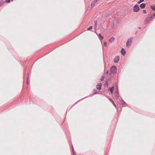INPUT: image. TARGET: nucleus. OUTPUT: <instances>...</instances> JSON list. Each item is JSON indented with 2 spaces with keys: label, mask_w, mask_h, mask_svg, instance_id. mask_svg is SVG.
Returning a JSON list of instances; mask_svg holds the SVG:
<instances>
[{
  "label": "nucleus",
  "mask_w": 155,
  "mask_h": 155,
  "mask_svg": "<svg viewBox=\"0 0 155 155\" xmlns=\"http://www.w3.org/2000/svg\"><path fill=\"white\" fill-rule=\"evenodd\" d=\"M153 18V16L151 15H150L146 18L144 21V24H147Z\"/></svg>",
  "instance_id": "1"
},
{
  "label": "nucleus",
  "mask_w": 155,
  "mask_h": 155,
  "mask_svg": "<svg viewBox=\"0 0 155 155\" xmlns=\"http://www.w3.org/2000/svg\"><path fill=\"white\" fill-rule=\"evenodd\" d=\"M117 67L115 65L112 66L110 68V73H112L114 74L117 72Z\"/></svg>",
  "instance_id": "2"
},
{
  "label": "nucleus",
  "mask_w": 155,
  "mask_h": 155,
  "mask_svg": "<svg viewBox=\"0 0 155 155\" xmlns=\"http://www.w3.org/2000/svg\"><path fill=\"white\" fill-rule=\"evenodd\" d=\"M114 74L110 72L108 75H107L106 79L107 81H111L112 80V78L114 77Z\"/></svg>",
  "instance_id": "3"
},
{
  "label": "nucleus",
  "mask_w": 155,
  "mask_h": 155,
  "mask_svg": "<svg viewBox=\"0 0 155 155\" xmlns=\"http://www.w3.org/2000/svg\"><path fill=\"white\" fill-rule=\"evenodd\" d=\"M133 38L132 37L128 39L126 43V45L127 47L129 48L131 45V44L132 42Z\"/></svg>",
  "instance_id": "4"
},
{
  "label": "nucleus",
  "mask_w": 155,
  "mask_h": 155,
  "mask_svg": "<svg viewBox=\"0 0 155 155\" xmlns=\"http://www.w3.org/2000/svg\"><path fill=\"white\" fill-rule=\"evenodd\" d=\"M140 8L137 5H136L133 8V11L135 12H137L139 11Z\"/></svg>",
  "instance_id": "5"
},
{
  "label": "nucleus",
  "mask_w": 155,
  "mask_h": 155,
  "mask_svg": "<svg viewBox=\"0 0 155 155\" xmlns=\"http://www.w3.org/2000/svg\"><path fill=\"white\" fill-rule=\"evenodd\" d=\"M119 57L118 56H115L114 59V62L115 63H117L119 61Z\"/></svg>",
  "instance_id": "6"
},
{
  "label": "nucleus",
  "mask_w": 155,
  "mask_h": 155,
  "mask_svg": "<svg viewBox=\"0 0 155 155\" xmlns=\"http://www.w3.org/2000/svg\"><path fill=\"white\" fill-rule=\"evenodd\" d=\"M102 84L98 83L96 85V88L97 90H100L101 88Z\"/></svg>",
  "instance_id": "7"
},
{
  "label": "nucleus",
  "mask_w": 155,
  "mask_h": 155,
  "mask_svg": "<svg viewBox=\"0 0 155 155\" xmlns=\"http://www.w3.org/2000/svg\"><path fill=\"white\" fill-rule=\"evenodd\" d=\"M120 52L122 55L123 56L126 53V51L124 48L121 49Z\"/></svg>",
  "instance_id": "8"
},
{
  "label": "nucleus",
  "mask_w": 155,
  "mask_h": 155,
  "mask_svg": "<svg viewBox=\"0 0 155 155\" xmlns=\"http://www.w3.org/2000/svg\"><path fill=\"white\" fill-rule=\"evenodd\" d=\"M121 104L122 107H124L127 106V104L124 101H123V102H121Z\"/></svg>",
  "instance_id": "9"
},
{
  "label": "nucleus",
  "mask_w": 155,
  "mask_h": 155,
  "mask_svg": "<svg viewBox=\"0 0 155 155\" xmlns=\"http://www.w3.org/2000/svg\"><path fill=\"white\" fill-rule=\"evenodd\" d=\"M146 4L145 3H142L140 5V8L142 9L146 7Z\"/></svg>",
  "instance_id": "10"
},
{
  "label": "nucleus",
  "mask_w": 155,
  "mask_h": 155,
  "mask_svg": "<svg viewBox=\"0 0 155 155\" xmlns=\"http://www.w3.org/2000/svg\"><path fill=\"white\" fill-rule=\"evenodd\" d=\"M116 94L117 95V98H118L119 96V91H118V87L117 86V91H116Z\"/></svg>",
  "instance_id": "11"
},
{
  "label": "nucleus",
  "mask_w": 155,
  "mask_h": 155,
  "mask_svg": "<svg viewBox=\"0 0 155 155\" xmlns=\"http://www.w3.org/2000/svg\"><path fill=\"white\" fill-rule=\"evenodd\" d=\"M114 88V86H113L110 88H109V90L110 91L111 93H112L113 92V90Z\"/></svg>",
  "instance_id": "12"
},
{
  "label": "nucleus",
  "mask_w": 155,
  "mask_h": 155,
  "mask_svg": "<svg viewBox=\"0 0 155 155\" xmlns=\"http://www.w3.org/2000/svg\"><path fill=\"white\" fill-rule=\"evenodd\" d=\"M114 40L115 38L114 37H113L110 39L109 40V41L111 43L114 41Z\"/></svg>",
  "instance_id": "13"
},
{
  "label": "nucleus",
  "mask_w": 155,
  "mask_h": 155,
  "mask_svg": "<svg viewBox=\"0 0 155 155\" xmlns=\"http://www.w3.org/2000/svg\"><path fill=\"white\" fill-rule=\"evenodd\" d=\"M98 37H99V38L101 40H102L103 39V38H104L103 36H102L101 35V34H100V33L99 34Z\"/></svg>",
  "instance_id": "14"
},
{
  "label": "nucleus",
  "mask_w": 155,
  "mask_h": 155,
  "mask_svg": "<svg viewBox=\"0 0 155 155\" xmlns=\"http://www.w3.org/2000/svg\"><path fill=\"white\" fill-rule=\"evenodd\" d=\"M97 2V0H96L92 2L91 3V5H92V6L94 5L95 4L96 2Z\"/></svg>",
  "instance_id": "15"
},
{
  "label": "nucleus",
  "mask_w": 155,
  "mask_h": 155,
  "mask_svg": "<svg viewBox=\"0 0 155 155\" xmlns=\"http://www.w3.org/2000/svg\"><path fill=\"white\" fill-rule=\"evenodd\" d=\"M5 2L3 1L2 0V1L0 2V7L2 6L4 4Z\"/></svg>",
  "instance_id": "16"
},
{
  "label": "nucleus",
  "mask_w": 155,
  "mask_h": 155,
  "mask_svg": "<svg viewBox=\"0 0 155 155\" xmlns=\"http://www.w3.org/2000/svg\"><path fill=\"white\" fill-rule=\"evenodd\" d=\"M150 8L153 10L155 11V5H154L153 6H150Z\"/></svg>",
  "instance_id": "17"
},
{
  "label": "nucleus",
  "mask_w": 155,
  "mask_h": 155,
  "mask_svg": "<svg viewBox=\"0 0 155 155\" xmlns=\"http://www.w3.org/2000/svg\"><path fill=\"white\" fill-rule=\"evenodd\" d=\"M94 22L95 24V27L96 28L97 27V20H95L94 21Z\"/></svg>",
  "instance_id": "18"
},
{
  "label": "nucleus",
  "mask_w": 155,
  "mask_h": 155,
  "mask_svg": "<svg viewBox=\"0 0 155 155\" xmlns=\"http://www.w3.org/2000/svg\"><path fill=\"white\" fill-rule=\"evenodd\" d=\"M11 1H13V0H6L5 2L6 3H9Z\"/></svg>",
  "instance_id": "19"
},
{
  "label": "nucleus",
  "mask_w": 155,
  "mask_h": 155,
  "mask_svg": "<svg viewBox=\"0 0 155 155\" xmlns=\"http://www.w3.org/2000/svg\"><path fill=\"white\" fill-rule=\"evenodd\" d=\"M94 93L93 94H97L98 92V91L96 89H94Z\"/></svg>",
  "instance_id": "20"
},
{
  "label": "nucleus",
  "mask_w": 155,
  "mask_h": 155,
  "mask_svg": "<svg viewBox=\"0 0 155 155\" xmlns=\"http://www.w3.org/2000/svg\"><path fill=\"white\" fill-rule=\"evenodd\" d=\"M93 27L92 26H90L89 28L87 29V30L90 31L92 28Z\"/></svg>",
  "instance_id": "21"
},
{
  "label": "nucleus",
  "mask_w": 155,
  "mask_h": 155,
  "mask_svg": "<svg viewBox=\"0 0 155 155\" xmlns=\"http://www.w3.org/2000/svg\"><path fill=\"white\" fill-rule=\"evenodd\" d=\"M72 151H73V155H75V152L74 151V148H73V146L72 147Z\"/></svg>",
  "instance_id": "22"
},
{
  "label": "nucleus",
  "mask_w": 155,
  "mask_h": 155,
  "mask_svg": "<svg viewBox=\"0 0 155 155\" xmlns=\"http://www.w3.org/2000/svg\"><path fill=\"white\" fill-rule=\"evenodd\" d=\"M88 96H87L86 97H84L83 98H82V99H81V100H79L78 101L76 102V103H75V104H74V105H75V104H76L78 102H79V101H81V100H83V99H84V98H86Z\"/></svg>",
  "instance_id": "23"
},
{
  "label": "nucleus",
  "mask_w": 155,
  "mask_h": 155,
  "mask_svg": "<svg viewBox=\"0 0 155 155\" xmlns=\"http://www.w3.org/2000/svg\"><path fill=\"white\" fill-rule=\"evenodd\" d=\"M104 78V76H102V77L100 79L101 81H103Z\"/></svg>",
  "instance_id": "24"
},
{
  "label": "nucleus",
  "mask_w": 155,
  "mask_h": 155,
  "mask_svg": "<svg viewBox=\"0 0 155 155\" xmlns=\"http://www.w3.org/2000/svg\"><path fill=\"white\" fill-rule=\"evenodd\" d=\"M107 43L106 42H104V45H105V46L106 47H107Z\"/></svg>",
  "instance_id": "25"
},
{
  "label": "nucleus",
  "mask_w": 155,
  "mask_h": 155,
  "mask_svg": "<svg viewBox=\"0 0 155 155\" xmlns=\"http://www.w3.org/2000/svg\"><path fill=\"white\" fill-rule=\"evenodd\" d=\"M109 100L110 101V102H111L112 103H114V101H113L110 98H109Z\"/></svg>",
  "instance_id": "26"
},
{
  "label": "nucleus",
  "mask_w": 155,
  "mask_h": 155,
  "mask_svg": "<svg viewBox=\"0 0 155 155\" xmlns=\"http://www.w3.org/2000/svg\"><path fill=\"white\" fill-rule=\"evenodd\" d=\"M92 5H91V4L90 5H89L88 7V8L89 9H90L92 7Z\"/></svg>",
  "instance_id": "27"
},
{
  "label": "nucleus",
  "mask_w": 155,
  "mask_h": 155,
  "mask_svg": "<svg viewBox=\"0 0 155 155\" xmlns=\"http://www.w3.org/2000/svg\"><path fill=\"white\" fill-rule=\"evenodd\" d=\"M108 81H107H107L105 82V84L107 85V86H108Z\"/></svg>",
  "instance_id": "28"
},
{
  "label": "nucleus",
  "mask_w": 155,
  "mask_h": 155,
  "mask_svg": "<svg viewBox=\"0 0 155 155\" xmlns=\"http://www.w3.org/2000/svg\"><path fill=\"white\" fill-rule=\"evenodd\" d=\"M106 74L107 75H108L109 74V71L107 70V71L106 72Z\"/></svg>",
  "instance_id": "29"
},
{
  "label": "nucleus",
  "mask_w": 155,
  "mask_h": 155,
  "mask_svg": "<svg viewBox=\"0 0 155 155\" xmlns=\"http://www.w3.org/2000/svg\"><path fill=\"white\" fill-rule=\"evenodd\" d=\"M143 12L144 13H147V12L145 10H143Z\"/></svg>",
  "instance_id": "30"
},
{
  "label": "nucleus",
  "mask_w": 155,
  "mask_h": 155,
  "mask_svg": "<svg viewBox=\"0 0 155 155\" xmlns=\"http://www.w3.org/2000/svg\"><path fill=\"white\" fill-rule=\"evenodd\" d=\"M141 3V2L140 0L137 2L138 4H140Z\"/></svg>",
  "instance_id": "31"
},
{
  "label": "nucleus",
  "mask_w": 155,
  "mask_h": 155,
  "mask_svg": "<svg viewBox=\"0 0 155 155\" xmlns=\"http://www.w3.org/2000/svg\"><path fill=\"white\" fill-rule=\"evenodd\" d=\"M113 104L114 106L115 107H116V105L115 104L114 102V103H112Z\"/></svg>",
  "instance_id": "32"
},
{
  "label": "nucleus",
  "mask_w": 155,
  "mask_h": 155,
  "mask_svg": "<svg viewBox=\"0 0 155 155\" xmlns=\"http://www.w3.org/2000/svg\"><path fill=\"white\" fill-rule=\"evenodd\" d=\"M123 101H124V100H123L122 99H121V100L120 101L121 103V102H123Z\"/></svg>",
  "instance_id": "33"
},
{
  "label": "nucleus",
  "mask_w": 155,
  "mask_h": 155,
  "mask_svg": "<svg viewBox=\"0 0 155 155\" xmlns=\"http://www.w3.org/2000/svg\"><path fill=\"white\" fill-rule=\"evenodd\" d=\"M140 1L141 2H143L144 0H140Z\"/></svg>",
  "instance_id": "34"
},
{
  "label": "nucleus",
  "mask_w": 155,
  "mask_h": 155,
  "mask_svg": "<svg viewBox=\"0 0 155 155\" xmlns=\"http://www.w3.org/2000/svg\"><path fill=\"white\" fill-rule=\"evenodd\" d=\"M28 77L27 78V84H28Z\"/></svg>",
  "instance_id": "35"
},
{
  "label": "nucleus",
  "mask_w": 155,
  "mask_h": 155,
  "mask_svg": "<svg viewBox=\"0 0 155 155\" xmlns=\"http://www.w3.org/2000/svg\"><path fill=\"white\" fill-rule=\"evenodd\" d=\"M153 17L155 16V13L153 14Z\"/></svg>",
  "instance_id": "36"
},
{
  "label": "nucleus",
  "mask_w": 155,
  "mask_h": 155,
  "mask_svg": "<svg viewBox=\"0 0 155 155\" xmlns=\"http://www.w3.org/2000/svg\"><path fill=\"white\" fill-rule=\"evenodd\" d=\"M138 28L139 29H141V27H138Z\"/></svg>",
  "instance_id": "37"
},
{
  "label": "nucleus",
  "mask_w": 155,
  "mask_h": 155,
  "mask_svg": "<svg viewBox=\"0 0 155 155\" xmlns=\"http://www.w3.org/2000/svg\"><path fill=\"white\" fill-rule=\"evenodd\" d=\"M137 31L135 33V34L136 35L137 33Z\"/></svg>",
  "instance_id": "38"
},
{
  "label": "nucleus",
  "mask_w": 155,
  "mask_h": 155,
  "mask_svg": "<svg viewBox=\"0 0 155 155\" xmlns=\"http://www.w3.org/2000/svg\"><path fill=\"white\" fill-rule=\"evenodd\" d=\"M74 105H73V106H71V107H72L74 106Z\"/></svg>",
  "instance_id": "39"
}]
</instances>
